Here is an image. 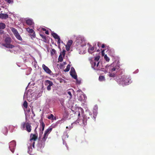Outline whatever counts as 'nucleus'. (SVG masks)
I'll use <instances>...</instances> for the list:
<instances>
[{"mask_svg":"<svg viewBox=\"0 0 155 155\" xmlns=\"http://www.w3.org/2000/svg\"><path fill=\"white\" fill-rule=\"evenodd\" d=\"M52 130V128H49L47 129L45 132L42 138L39 137V140L38 146L40 149L43 148L45 144V141L48 138V134Z\"/></svg>","mask_w":155,"mask_h":155,"instance_id":"nucleus-1","label":"nucleus"},{"mask_svg":"<svg viewBox=\"0 0 155 155\" xmlns=\"http://www.w3.org/2000/svg\"><path fill=\"white\" fill-rule=\"evenodd\" d=\"M31 124L28 122H22L21 124V128L22 130H26L28 132H30L31 130Z\"/></svg>","mask_w":155,"mask_h":155,"instance_id":"nucleus-2","label":"nucleus"},{"mask_svg":"<svg viewBox=\"0 0 155 155\" xmlns=\"http://www.w3.org/2000/svg\"><path fill=\"white\" fill-rule=\"evenodd\" d=\"M120 81L123 84L124 83L125 85H128L131 83L130 77L124 75L122 76L120 79Z\"/></svg>","mask_w":155,"mask_h":155,"instance_id":"nucleus-3","label":"nucleus"},{"mask_svg":"<svg viewBox=\"0 0 155 155\" xmlns=\"http://www.w3.org/2000/svg\"><path fill=\"white\" fill-rule=\"evenodd\" d=\"M30 137L31 138L30 139V141L31 142H32V146L34 148H35V141L37 139L38 135L35 134H31Z\"/></svg>","mask_w":155,"mask_h":155,"instance_id":"nucleus-4","label":"nucleus"},{"mask_svg":"<svg viewBox=\"0 0 155 155\" xmlns=\"http://www.w3.org/2000/svg\"><path fill=\"white\" fill-rule=\"evenodd\" d=\"M16 145V143L14 141H12L9 143V148L12 153H13L14 152L15 148Z\"/></svg>","mask_w":155,"mask_h":155,"instance_id":"nucleus-5","label":"nucleus"},{"mask_svg":"<svg viewBox=\"0 0 155 155\" xmlns=\"http://www.w3.org/2000/svg\"><path fill=\"white\" fill-rule=\"evenodd\" d=\"M83 118L81 119H78V123L80 125H86L87 124L86 118L84 116L82 115Z\"/></svg>","mask_w":155,"mask_h":155,"instance_id":"nucleus-6","label":"nucleus"},{"mask_svg":"<svg viewBox=\"0 0 155 155\" xmlns=\"http://www.w3.org/2000/svg\"><path fill=\"white\" fill-rule=\"evenodd\" d=\"M45 85L47 86V89L50 91L51 89V86L53 85V83L51 81L48 80H46L45 81Z\"/></svg>","mask_w":155,"mask_h":155,"instance_id":"nucleus-7","label":"nucleus"},{"mask_svg":"<svg viewBox=\"0 0 155 155\" xmlns=\"http://www.w3.org/2000/svg\"><path fill=\"white\" fill-rule=\"evenodd\" d=\"M40 123L41 126V128L40 129V130H41V129L42 130L39 133V137H41L43 134V131L45 129V124L43 122L42 120H40Z\"/></svg>","mask_w":155,"mask_h":155,"instance_id":"nucleus-8","label":"nucleus"},{"mask_svg":"<svg viewBox=\"0 0 155 155\" xmlns=\"http://www.w3.org/2000/svg\"><path fill=\"white\" fill-rule=\"evenodd\" d=\"M42 68L47 73L51 74V70L45 64L42 65Z\"/></svg>","mask_w":155,"mask_h":155,"instance_id":"nucleus-9","label":"nucleus"},{"mask_svg":"<svg viewBox=\"0 0 155 155\" xmlns=\"http://www.w3.org/2000/svg\"><path fill=\"white\" fill-rule=\"evenodd\" d=\"M70 74L74 78L77 79V76L74 69L73 71H70Z\"/></svg>","mask_w":155,"mask_h":155,"instance_id":"nucleus-10","label":"nucleus"},{"mask_svg":"<svg viewBox=\"0 0 155 155\" xmlns=\"http://www.w3.org/2000/svg\"><path fill=\"white\" fill-rule=\"evenodd\" d=\"M52 35L53 37L55 39H57L58 40V43H60V38L58 35L55 33H53L52 34Z\"/></svg>","mask_w":155,"mask_h":155,"instance_id":"nucleus-11","label":"nucleus"},{"mask_svg":"<svg viewBox=\"0 0 155 155\" xmlns=\"http://www.w3.org/2000/svg\"><path fill=\"white\" fill-rule=\"evenodd\" d=\"M26 23L28 25H34V22L33 20L30 19H28L26 20Z\"/></svg>","mask_w":155,"mask_h":155,"instance_id":"nucleus-12","label":"nucleus"},{"mask_svg":"<svg viewBox=\"0 0 155 155\" xmlns=\"http://www.w3.org/2000/svg\"><path fill=\"white\" fill-rule=\"evenodd\" d=\"M3 45L6 48H12L15 47L14 45L11 44L10 43L3 44Z\"/></svg>","mask_w":155,"mask_h":155,"instance_id":"nucleus-13","label":"nucleus"},{"mask_svg":"<svg viewBox=\"0 0 155 155\" xmlns=\"http://www.w3.org/2000/svg\"><path fill=\"white\" fill-rule=\"evenodd\" d=\"M109 69L110 70V72H113L115 71L116 69H117V66H115V67H113V66L111 65L110 66H108Z\"/></svg>","mask_w":155,"mask_h":155,"instance_id":"nucleus-14","label":"nucleus"},{"mask_svg":"<svg viewBox=\"0 0 155 155\" xmlns=\"http://www.w3.org/2000/svg\"><path fill=\"white\" fill-rule=\"evenodd\" d=\"M8 15L3 13L0 14V18L2 19H6L8 18Z\"/></svg>","mask_w":155,"mask_h":155,"instance_id":"nucleus-15","label":"nucleus"},{"mask_svg":"<svg viewBox=\"0 0 155 155\" xmlns=\"http://www.w3.org/2000/svg\"><path fill=\"white\" fill-rule=\"evenodd\" d=\"M10 29L14 35L18 33L17 30L13 27L11 28Z\"/></svg>","mask_w":155,"mask_h":155,"instance_id":"nucleus-16","label":"nucleus"},{"mask_svg":"<svg viewBox=\"0 0 155 155\" xmlns=\"http://www.w3.org/2000/svg\"><path fill=\"white\" fill-rule=\"evenodd\" d=\"M10 29L14 35L18 33L17 30L13 27L11 28Z\"/></svg>","mask_w":155,"mask_h":155,"instance_id":"nucleus-17","label":"nucleus"},{"mask_svg":"<svg viewBox=\"0 0 155 155\" xmlns=\"http://www.w3.org/2000/svg\"><path fill=\"white\" fill-rule=\"evenodd\" d=\"M5 44L11 43V38L10 37H7L5 40Z\"/></svg>","mask_w":155,"mask_h":155,"instance_id":"nucleus-18","label":"nucleus"},{"mask_svg":"<svg viewBox=\"0 0 155 155\" xmlns=\"http://www.w3.org/2000/svg\"><path fill=\"white\" fill-rule=\"evenodd\" d=\"M5 24L2 22L0 23V29H3L5 28Z\"/></svg>","mask_w":155,"mask_h":155,"instance_id":"nucleus-19","label":"nucleus"},{"mask_svg":"<svg viewBox=\"0 0 155 155\" xmlns=\"http://www.w3.org/2000/svg\"><path fill=\"white\" fill-rule=\"evenodd\" d=\"M16 38L20 41H22V38L20 36V35L18 33V34L15 35Z\"/></svg>","mask_w":155,"mask_h":155,"instance_id":"nucleus-20","label":"nucleus"},{"mask_svg":"<svg viewBox=\"0 0 155 155\" xmlns=\"http://www.w3.org/2000/svg\"><path fill=\"white\" fill-rule=\"evenodd\" d=\"M94 50V48L93 47H91L90 48H89L88 49V51L89 53L92 54L93 53L92 51H93Z\"/></svg>","mask_w":155,"mask_h":155,"instance_id":"nucleus-21","label":"nucleus"},{"mask_svg":"<svg viewBox=\"0 0 155 155\" xmlns=\"http://www.w3.org/2000/svg\"><path fill=\"white\" fill-rule=\"evenodd\" d=\"M26 31L29 33H32L34 32V30L32 29H30L29 28H26Z\"/></svg>","mask_w":155,"mask_h":155,"instance_id":"nucleus-22","label":"nucleus"},{"mask_svg":"<svg viewBox=\"0 0 155 155\" xmlns=\"http://www.w3.org/2000/svg\"><path fill=\"white\" fill-rule=\"evenodd\" d=\"M82 110H83L82 108H81L80 109H79L76 112V114H77V113H78V117H79L80 116L81 111L82 112Z\"/></svg>","mask_w":155,"mask_h":155,"instance_id":"nucleus-23","label":"nucleus"},{"mask_svg":"<svg viewBox=\"0 0 155 155\" xmlns=\"http://www.w3.org/2000/svg\"><path fill=\"white\" fill-rule=\"evenodd\" d=\"M7 3L12 4L14 2V0H4Z\"/></svg>","mask_w":155,"mask_h":155,"instance_id":"nucleus-24","label":"nucleus"},{"mask_svg":"<svg viewBox=\"0 0 155 155\" xmlns=\"http://www.w3.org/2000/svg\"><path fill=\"white\" fill-rule=\"evenodd\" d=\"M48 118L49 119H50L51 120H54V116L53 114H51L48 117Z\"/></svg>","mask_w":155,"mask_h":155,"instance_id":"nucleus-25","label":"nucleus"},{"mask_svg":"<svg viewBox=\"0 0 155 155\" xmlns=\"http://www.w3.org/2000/svg\"><path fill=\"white\" fill-rule=\"evenodd\" d=\"M73 43V41L72 40L68 41L67 45L68 47H70Z\"/></svg>","mask_w":155,"mask_h":155,"instance_id":"nucleus-26","label":"nucleus"},{"mask_svg":"<svg viewBox=\"0 0 155 155\" xmlns=\"http://www.w3.org/2000/svg\"><path fill=\"white\" fill-rule=\"evenodd\" d=\"M70 68V66L69 64H68L67 65L66 68H65L64 70V71L65 72H68L69 71Z\"/></svg>","mask_w":155,"mask_h":155,"instance_id":"nucleus-27","label":"nucleus"},{"mask_svg":"<svg viewBox=\"0 0 155 155\" xmlns=\"http://www.w3.org/2000/svg\"><path fill=\"white\" fill-rule=\"evenodd\" d=\"M99 80L100 81H102L105 80V77L103 76H100L99 78Z\"/></svg>","mask_w":155,"mask_h":155,"instance_id":"nucleus-28","label":"nucleus"},{"mask_svg":"<svg viewBox=\"0 0 155 155\" xmlns=\"http://www.w3.org/2000/svg\"><path fill=\"white\" fill-rule=\"evenodd\" d=\"M56 53V51L54 49H52L51 51V54L52 55L55 54Z\"/></svg>","mask_w":155,"mask_h":155,"instance_id":"nucleus-29","label":"nucleus"},{"mask_svg":"<svg viewBox=\"0 0 155 155\" xmlns=\"http://www.w3.org/2000/svg\"><path fill=\"white\" fill-rule=\"evenodd\" d=\"M58 61L60 62H62L63 61V58L61 54L59 56Z\"/></svg>","mask_w":155,"mask_h":155,"instance_id":"nucleus-30","label":"nucleus"},{"mask_svg":"<svg viewBox=\"0 0 155 155\" xmlns=\"http://www.w3.org/2000/svg\"><path fill=\"white\" fill-rule=\"evenodd\" d=\"M68 94L69 95V98L70 99H71L72 97V95L71 93V92L70 91H68L67 92Z\"/></svg>","mask_w":155,"mask_h":155,"instance_id":"nucleus-31","label":"nucleus"},{"mask_svg":"<svg viewBox=\"0 0 155 155\" xmlns=\"http://www.w3.org/2000/svg\"><path fill=\"white\" fill-rule=\"evenodd\" d=\"M100 58V56H97L95 58L94 60L96 61H99V60Z\"/></svg>","mask_w":155,"mask_h":155,"instance_id":"nucleus-32","label":"nucleus"},{"mask_svg":"<svg viewBox=\"0 0 155 155\" xmlns=\"http://www.w3.org/2000/svg\"><path fill=\"white\" fill-rule=\"evenodd\" d=\"M23 106L25 108H27L28 107V103L26 101H25L23 103Z\"/></svg>","mask_w":155,"mask_h":155,"instance_id":"nucleus-33","label":"nucleus"},{"mask_svg":"<svg viewBox=\"0 0 155 155\" xmlns=\"http://www.w3.org/2000/svg\"><path fill=\"white\" fill-rule=\"evenodd\" d=\"M104 59L106 60V61L108 62L110 60L109 58L107 56V54H105L104 56Z\"/></svg>","mask_w":155,"mask_h":155,"instance_id":"nucleus-34","label":"nucleus"},{"mask_svg":"<svg viewBox=\"0 0 155 155\" xmlns=\"http://www.w3.org/2000/svg\"><path fill=\"white\" fill-rule=\"evenodd\" d=\"M115 74L114 73H111L110 72L109 73V76L110 77H114L115 76Z\"/></svg>","mask_w":155,"mask_h":155,"instance_id":"nucleus-35","label":"nucleus"},{"mask_svg":"<svg viewBox=\"0 0 155 155\" xmlns=\"http://www.w3.org/2000/svg\"><path fill=\"white\" fill-rule=\"evenodd\" d=\"M43 39V41L45 42H47V38L46 36H44L43 38H42Z\"/></svg>","mask_w":155,"mask_h":155,"instance_id":"nucleus-36","label":"nucleus"},{"mask_svg":"<svg viewBox=\"0 0 155 155\" xmlns=\"http://www.w3.org/2000/svg\"><path fill=\"white\" fill-rule=\"evenodd\" d=\"M93 114L94 115L93 117L94 118V119L95 120L96 117V116L97 115V113L96 112H94L93 113Z\"/></svg>","mask_w":155,"mask_h":155,"instance_id":"nucleus-37","label":"nucleus"},{"mask_svg":"<svg viewBox=\"0 0 155 155\" xmlns=\"http://www.w3.org/2000/svg\"><path fill=\"white\" fill-rule=\"evenodd\" d=\"M65 52L66 51L65 50L63 49L62 50V51L61 54V55H62L64 57L65 54Z\"/></svg>","mask_w":155,"mask_h":155,"instance_id":"nucleus-38","label":"nucleus"},{"mask_svg":"<svg viewBox=\"0 0 155 155\" xmlns=\"http://www.w3.org/2000/svg\"><path fill=\"white\" fill-rule=\"evenodd\" d=\"M96 64L97 62L95 61V62H93V64H92V65L94 68H96Z\"/></svg>","mask_w":155,"mask_h":155,"instance_id":"nucleus-39","label":"nucleus"},{"mask_svg":"<svg viewBox=\"0 0 155 155\" xmlns=\"http://www.w3.org/2000/svg\"><path fill=\"white\" fill-rule=\"evenodd\" d=\"M97 45L98 47H100L101 45V44L100 42H98L97 43Z\"/></svg>","mask_w":155,"mask_h":155,"instance_id":"nucleus-40","label":"nucleus"},{"mask_svg":"<svg viewBox=\"0 0 155 155\" xmlns=\"http://www.w3.org/2000/svg\"><path fill=\"white\" fill-rule=\"evenodd\" d=\"M71 125H72V124H71ZM73 127L72 126H69V127H68V126H67L66 127V128L67 129H69V130L71 129Z\"/></svg>","mask_w":155,"mask_h":155,"instance_id":"nucleus-41","label":"nucleus"},{"mask_svg":"<svg viewBox=\"0 0 155 155\" xmlns=\"http://www.w3.org/2000/svg\"><path fill=\"white\" fill-rule=\"evenodd\" d=\"M76 80L77 83L78 84H80L81 83V81L80 80H79L77 79H76Z\"/></svg>","mask_w":155,"mask_h":155,"instance_id":"nucleus-42","label":"nucleus"},{"mask_svg":"<svg viewBox=\"0 0 155 155\" xmlns=\"http://www.w3.org/2000/svg\"><path fill=\"white\" fill-rule=\"evenodd\" d=\"M70 47H68V46L66 45V50L68 51L69 50H70Z\"/></svg>","mask_w":155,"mask_h":155,"instance_id":"nucleus-43","label":"nucleus"},{"mask_svg":"<svg viewBox=\"0 0 155 155\" xmlns=\"http://www.w3.org/2000/svg\"><path fill=\"white\" fill-rule=\"evenodd\" d=\"M97 64H96V68L98 67V65L99 64L100 62L99 61H97Z\"/></svg>","mask_w":155,"mask_h":155,"instance_id":"nucleus-44","label":"nucleus"},{"mask_svg":"<svg viewBox=\"0 0 155 155\" xmlns=\"http://www.w3.org/2000/svg\"><path fill=\"white\" fill-rule=\"evenodd\" d=\"M102 54L103 56L104 54V50H103L101 51Z\"/></svg>","mask_w":155,"mask_h":155,"instance_id":"nucleus-45","label":"nucleus"},{"mask_svg":"<svg viewBox=\"0 0 155 155\" xmlns=\"http://www.w3.org/2000/svg\"><path fill=\"white\" fill-rule=\"evenodd\" d=\"M45 33L47 35H49V33L48 31V30H46V31L45 32Z\"/></svg>","mask_w":155,"mask_h":155,"instance_id":"nucleus-46","label":"nucleus"},{"mask_svg":"<svg viewBox=\"0 0 155 155\" xmlns=\"http://www.w3.org/2000/svg\"><path fill=\"white\" fill-rule=\"evenodd\" d=\"M1 29H0V34H3V31L1 30Z\"/></svg>","mask_w":155,"mask_h":155,"instance_id":"nucleus-47","label":"nucleus"},{"mask_svg":"<svg viewBox=\"0 0 155 155\" xmlns=\"http://www.w3.org/2000/svg\"><path fill=\"white\" fill-rule=\"evenodd\" d=\"M105 45L104 44H102L101 45V48H104L105 47Z\"/></svg>","mask_w":155,"mask_h":155,"instance_id":"nucleus-48","label":"nucleus"},{"mask_svg":"<svg viewBox=\"0 0 155 155\" xmlns=\"http://www.w3.org/2000/svg\"><path fill=\"white\" fill-rule=\"evenodd\" d=\"M31 36H32L33 37H35V32H34L33 35H31Z\"/></svg>","mask_w":155,"mask_h":155,"instance_id":"nucleus-49","label":"nucleus"},{"mask_svg":"<svg viewBox=\"0 0 155 155\" xmlns=\"http://www.w3.org/2000/svg\"><path fill=\"white\" fill-rule=\"evenodd\" d=\"M74 68L73 67H71V71H74Z\"/></svg>","mask_w":155,"mask_h":155,"instance_id":"nucleus-50","label":"nucleus"},{"mask_svg":"<svg viewBox=\"0 0 155 155\" xmlns=\"http://www.w3.org/2000/svg\"><path fill=\"white\" fill-rule=\"evenodd\" d=\"M40 35L42 37V38H43V37L45 36L42 34H40Z\"/></svg>","mask_w":155,"mask_h":155,"instance_id":"nucleus-51","label":"nucleus"},{"mask_svg":"<svg viewBox=\"0 0 155 155\" xmlns=\"http://www.w3.org/2000/svg\"><path fill=\"white\" fill-rule=\"evenodd\" d=\"M40 35L42 37V38H43V37L45 36L42 34H40Z\"/></svg>","mask_w":155,"mask_h":155,"instance_id":"nucleus-52","label":"nucleus"},{"mask_svg":"<svg viewBox=\"0 0 155 155\" xmlns=\"http://www.w3.org/2000/svg\"><path fill=\"white\" fill-rule=\"evenodd\" d=\"M42 29L43 31H46V29L45 28H42Z\"/></svg>","mask_w":155,"mask_h":155,"instance_id":"nucleus-53","label":"nucleus"},{"mask_svg":"<svg viewBox=\"0 0 155 155\" xmlns=\"http://www.w3.org/2000/svg\"><path fill=\"white\" fill-rule=\"evenodd\" d=\"M64 119H62L60 121H64Z\"/></svg>","mask_w":155,"mask_h":155,"instance_id":"nucleus-54","label":"nucleus"},{"mask_svg":"<svg viewBox=\"0 0 155 155\" xmlns=\"http://www.w3.org/2000/svg\"><path fill=\"white\" fill-rule=\"evenodd\" d=\"M79 100L81 101H82L83 100V99L82 98V99H80Z\"/></svg>","mask_w":155,"mask_h":155,"instance_id":"nucleus-55","label":"nucleus"},{"mask_svg":"<svg viewBox=\"0 0 155 155\" xmlns=\"http://www.w3.org/2000/svg\"><path fill=\"white\" fill-rule=\"evenodd\" d=\"M54 120H56V117H54Z\"/></svg>","mask_w":155,"mask_h":155,"instance_id":"nucleus-56","label":"nucleus"},{"mask_svg":"<svg viewBox=\"0 0 155 155\" xmlns=\"http://www.w3.org/2000/svg\"><path fill=\"white\" fill-rule=\"evenodd\" d=\"M37 127H38V126H37L35 128V131L36 130V129L37 128Z\"/></svg>","mask_w":155,"mask_h":155,"instance_id":"nucleus-57","label":"nucleus"},{"mask_svg":"<svg viewBox=\"0 0 155 155\" xmlns=\"http://www.w3.org/2000/svg\"><path fill=\"white\" fill-rule=\"evenodd\" d=\"M8 51H10L11 52H12V51H11V50H8Z\"/></svg>","mask_w":155,"mask_h":155,"instance_id":"nucleus-58","label":"nucleus"},{"mask_svg":"<svg viewBox=\"0 0 155 155\" xmlns=\"http://www.w3.org/2000/svg\"><path fill=\"white\" fill-rule=\"evenodd\" d=\"M97 51H100V50H97Z\"/></svg>","mask_w":155,"mask_h":155,"instance_id":"nucleus-59","label":"nucleus"},{"mask_svg":"<svg viewBox=\"0 0 155 155\" xmlns=\"http://www.w3.org/2000/svg\"><path fill=\"white\" fill-rule=\"evenodd\" d=\"M107 66H108L107 65H106V68H107Z\"/></svg>","mask_w":155,"mask_h":155,"instance_id":"nucleus-60","label":"nucleus"},{"mask_svg":"<svg viewBox=\"0 0 155 155\" xmlns=\"http://www.w3.org/2000/svg\"><path fill=\"white\" fill-rule=\"evenodd\" d=\"M82 96H83V97L84 96V95H82Z\"/></svg>","mask_w":155,"mask_h":155,"instance_id":"nucleus-61","label":"nucleus"}]
</instances>
